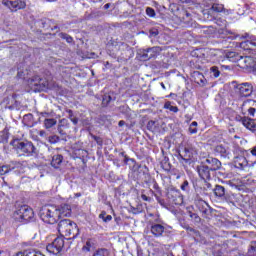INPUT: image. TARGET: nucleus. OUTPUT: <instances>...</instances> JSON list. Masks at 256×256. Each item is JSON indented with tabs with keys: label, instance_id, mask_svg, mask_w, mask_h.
Here are the masks:
<instances>
[{
	"label": "nucleus",
	"instance_id": "f257e3e1",
	"mask_svg": "<svg viewBox=\"0 0 256 256\" xmlns=\"http://www.w3.org/2000/svg\"><path fill=\"white\" fill-rule=\"evenodd\" d=\"M28 85L33 91H47L48 89H57L59 85L53 80L51 72L46 71L41 78L39 75H35L28 79Z\"/></svg>",
	"mask_w": 256,
	"mask_h": 256
},
{
	"label": "nucleus",
	"instance_id": "f03ea898",
	"mask_svg": "<svg viewBox=\"0 0 256 256\" xmlns=\"http://www.w3.org/2000/svg\"><path fill=\"white\" fill-rule=\"evenodd\" d=\"M19 155L24 157H37V148L31 141L13 140L10 143Z\"/></svg>",
	"mask_w": 256,
	"mask_h": 256
},
{
	"label": "nucleus",
	"instance_id": "7ed1b4c3",
	"mask_svg": "<svg viewBox=\"0 0 256 256\" xmlns=\"http://www.w3.org/2000/svg\"><path fill=\"white\" fill-rule=\"evenodd\" d=\"M58 232L60 235H65L69 239H77L79 237V227L77 223L69 219H62L58 223Z\"/></svg>",
	"mask_w": 256,
	"mask_h": 256
},
{
	"label": "nucleus",
	"instance_id": "20e7f679",
	"mask_svg": "<svg viewBox=\"0 0 256 256\" xmlns=\"http://www.w3.org/2000/svg\"><path fill=\"white\" fill-rule=\"evenodd\" d=\"M40 219L49 225H55L59 221V210L55 206H43L39 212Z\"/></svg>",
	"mask_w": 256,
	"mask_h": 256
},
{
	"label": "nucleus",
	"instance_id": "39448f33",
	"mask_svg": "<svg viewBox=\"0 0 256 256\" xmlns=\"http://www.w3.org/2000/svg\"><path fill=\"white\" fill-rule=\"evenodd\" d=\"M33 217H35V212L27 205L20 206L19 209L14 212V219L21 223H29V221H32Z\"/></svg>",
	"mask_w": 256,
	"mask_h": 256
},
{
	"label": "nucleus",
	"instance_id": "423d86ee",
	"mask_svg": "<svg viewBox=\"0 0 256 256\" xmlns=\"http://www.w3.org/2000/svg\"><path fill=\"white\" fill-rule=\"evenodd\" d=\"M213 193L216 199H220L222 203H227L228 205H235V200H233V195L227 194V190L219 184H216Z\"/></svg>",
	"mask_w": 256,
	"mask_h": 256
},
{
	"label": "nucleus",
	"instance_id": "0eeeda50",
	"mask_svg": "<svg viewBox=\"0 0 256 256\" xmlns=\"http://www.w3.org/2000/svg\"><path fill=\"white\" fill-rule=\"evenodd\" d=\"M63 247H65V239L63 236L57 237L51 244H48L46 249L49 253H53V255H59L61 251H63Z\"/></svg>",
	"mask_w": 256,
	"mask_h": 256
},
{
	"label": "nucleus",
	"instance_id": "6e6552de",
	"mask_svg": "<svg viewBox=\"0 0 256 256\" xmlns=\"http://www.w3.org/2000/svg\"><path fill=\"white\" fill-rule=\"evenodd\" d=\"M2 4L5 5V7H8L13 13L27 7V4L23 0H4Z\"/></svg>",
	"mask_w": 256,
	"mask_h": 256
},
{
	"label": "nucleus",
	"instance_id": "1a4fd4ad",
	"mask_svg": "<svg viewBox=\"0 0 256 256\" xmlns=\"http://www.w3.org/2000/svg\"><path fill=\"white\" fill-rule=\"evenodd\" d=\"M162 49L159 46H154L152 48H148L140 52L141 59L143 61H149V59H155L159 53H161Z\"/></svg>",
	"mask_w": 256,
	"mask_h": 256
},
{
	"label": "nucleus",
	"instance_id": "9d476101",
	"mask_svg": "<svg viewBox=\"0 0 256 256\" xmlns=\"http://www.w3.org/2000/svg\"><path fill=\"white\" fill-rule=\"evenodd\" d=\"M167 198L172 205H181V203H183V196H181V192L176 189H170L167 193Z\"/></svg>",
	"mask_w": 256,
	"mask_h": 256
},
{
	"label": "nucleus",
	"instance_id": "9b49d317",
	"mask_svg": "<svg viewBox=\"0 0 256 256\" xmlns=\"http://www.w3.org/2000/svg\"><path fill=\"white\" fill-rule=\"evenodd\" d=\"M195 155V150H193L192 147L186 146L182 150L181 153H179V158L183 159L186 163H191L193 161V157Z\"/></svg>",
	"mask_w": 256,
	"mask_h": 256
},
{
	"label": "nucleus",
	"instance_id": "f8f14e48",
	"mask_svg": "<svg viewBox=\"0 0 256 256\" xmlns=\"http://www.w3.org/2000/svg\"><path fill=\"white\" fill-rule=\"evenodd\" d=\"M238 93L240 95V97H251L252 93H253V85H251L250 83H242L240 85H238Z\"/></svg>",
	"mask_w": 256,
	"mask_h": 256
},
{
	"label": "nucleus",
	"instance_id": "ddd939ff",
	"mask_svg": "<svg viewBox=\"0 0 256 256\" xmlns=\"http://www.w3.org/2000/svg\"><path fill=\"white\" fill-rule=\"evenodd\" d=\"M198 175L203 179V181H210L211 179V169L207 165L202 164L197 167Z\"/></svg>",
	"mask_w": 256,
	"mask_h": 256
},
{
	"label": "nucleus",
	"instance_id": "4468645a",
	"mask_svg": "<svg viewBox=\"0 0 256 256\" xmlns=\"http://www.w3.org/2000/svg\"><path fill=\"white\" fill-rule=\"evenodd\" d=\"M205 162L207 163V168L210 169V171H219L221 169V161L217 158L208 157Z\"/></svg>",
	"mask_w": 256,
	"mask_h": 256
},
{
	"label": "nucleus",
	"instance_id": "2eb2a0df",
	"mask_svg": "<svg viewBox=\"0 0 256 256\" xmlns=\"http://www.w3.org/2000/svg\"><path fill=\"white\" fill-rule=\"evenodd\" d=\"M236 119L237 121H241L242 125H244L246 129H249L250 131H256L255 120L242 116H237Z\"/></svg>",
	"mask_w": 256,
	"mask_h": 256
},
{
	"label": "nucleus",
	"instance_id": "dca6fc26",
	"mask_svg": "<svg viewBox=\"0 0 256 256\" xmlns=\"http://www.w3.org/2000/svg\"><path fill=\"white\" fill-rule=\"evenodd\" d=\"M58 210V219H63V217H71V205L62 204L57 207Z\"/></svg>",
	"mask_w": 256,
	"mask_h": 256
},
{
	"label": "nucleus",
	"instance_id": "f3484780",
	"mask_svg": "<svg viewBox=\"0 0 256 256\" xmlns=\"http://www.w3.org/2000/svg\"><path fill=\"white\" fill-rule=\"evenodd\" d=\"M150 231L154 237H162L163 233H165V226L161 224H152Z\"/></svg>",
	"mask_w": 256,
	"mask_h": 256
},
{
	"label": "nucleus",
	"instance_id": "a211bd4d",
	"mask_svg": "<svg viewBox=\"0 0 256 256\" xmlns=\"http://www.w3.org/2000/svg\"><path fill=\"white\" fill-rule=\"evenodd\" d=\"M206 7H210L209 8V13H212V11H214V13H221V11H223V5L222 4H217L215 2H213L212 0H206Z\"/></svg>",
	"mask_w": 256,
	"mask_h": 256
},
{
	"label": "nucleus",
	"instance_id": "6ab92c4d",
	"mask_svg": "<svg viewBox=\"0 0 256 256\" xmlns=\"http://www.w3.org/2000/svg\"><path fill=\"white\" fill-rule=\"evenodd\" d=\"M196 207L199 209L200 213L202 215H208L209 214V204L205 202L203 199H199L196 201Z\"/></svg>",
	"mask_w": 256,
	"mask_h": 256
},
{
	"label": "nucleus",
	"instance_id": "aec40b11",
	"mask_svg": "<svg viewBox=\"0 0 256 256\" xmlns=\"http://www.w3.org/2000/svg\"><path fill=\"white\" fill-rule=\"evenodd\" d=\"M19 162H11L8 165L0 166V175H7V173H11L14 169H17Z\"/></svg>",
	"mask_w": 256,
	"mask_h": 256
},
{
	"label": "nucleus",
	"instance_id": "412c9836",
	"mask_svg": "<svg viewBox=\"0 0 256 256\" xmlns=\"http://www.w3.org/2000/svg\"><path fill=\"white\" fill-rule=\"evenodd\" d=\"M194 79L195 83L200 85V87H205V85H207V78L200 72H194Z\"/></svg>",
	"mask_w": 256,
	"mask_h": 256
},
{
	"label": "nucleus",
	"instance_id": "4be33fe9",
	"mask_svg": "<svg viewBox=\"0 0 256 256\" xmlns=\"http://www.w3.org/2000/svg\"><path fill=\"white\" fill-rule=\"evenodd\" d=\"M62 163H63V155L57 154L52 157L51 165L54 167V169H59Z\"/></svg>",
	"mask_w": 256,
	"mask_h": 256
},
{
	"label": "nucleus",
	"instance_id": "5701e85b",
	"mask_svg": "<svg viewBox=\"0 0 256 256\" xmlns=\"http://www.w3.org/2000/svg\"><path fill=\"white\" fill-rule=\"evenodd\" d=\"M235 167H237L238 169H243L244 167H247V159L243 156L236 158Z\"/></svg>",
	"mask_w": 256,
	"mask_h": 256
},
{
	"label": "nucleus",
	"instance_id": "b1692460",
	"mask_svg": "<svg viewBox=\"0 0 256 256\" xmlns=\"http://www.w3.org/2000/svg\"><path fill=\"white\" fill-rule=\"evenodd\" d=\"M215 153L221 155V157H227L229 155V150L223 147V145H218L215 147Z\"/></svg>",
	"mask_w": 256,
	"mask_h": 256
},
{
	"label": "nucleus",
	"instance_id": "393cba45",
	"mask_svg": "<svg viewBox=\"0 0 256 256\" xmlns=\"http://www.w3.org/2000/svg\"><path fill=\"white\" fill-rule=\"evenodd\" d=\"M112 101H113V97H111V94L109 93L104 94L102 97L101 107L103 108L109 107V103H111Z\"/></svg>",
	"mask_w": 256,
	"mask_h": 256
},
{
	"label": "nucleus",
	"instance_id": "a878e982",
	"mask_svg": "<svg viewBox=\"0 0 256 256\" xmlns=\"http://www.w3.org/2000/svg\"><path fill=\"white\" fill-rule=\"evenodd\" d=\"M57 125V120L55 118H46L44 120V127L45 129H51Z\"/></svg>",
	"mask_w": 256,
	"mask_h": 256
},
{
	"label": "nucleus",
	"instance_id": "bb28decb",
	"mask_svg": "<svg viewBox=\"0 0 256 256\" xmlns=\"http://www.w3.org/2000/svg\"><path fill=\"white\" fill-rule=\"evenodd\" d=\"M9 141V129L4 128L3 131L0 132V143H7Z\"/></svg>",
	"mask_w": 256,
	"mask_h": 256
},
{
	"label": "nucleus",
	"instance_id": "cd10ccee",
	"mask_svg": "<svg viewBox=\"0 0 256 256\" xmlns=\"http://www.w3.org/2000/svg\"><path fill=\"white\" fill-rule=\"evenodd\" d=\"M42 25H43V27H47V25H48L52 31L59 29V27L55 24V21H53L51 19H45L42 22Z\"/></svg>",
	"mask_w": 256,
	"mask_h": 256
},
{
	"label": "nucleus",
	"instance_id": "c85d7f7f",
	"mask_svg": "<svg viewBox=\"0 0 256 256\" xmlns=\"http://www.w3.org/2000/svg\"><path fill=\"white\" fill-rule=\"evenodd\" d=\"M244 63H245V66L248 67L249 69H253V67H255L256 65L255 60L251 56L245 57Z\"/></svg>",
	"mask_w": 256,
	"mask_h": 256
},
{
	"label": "nucleus",
	"instance_id": "c756f323",
	"mask_svg": "<svg viewBox=\"0 0 256 256\" xmlns=\"http://www.w3.org/2000/svg\"><path fill=\"white\" fill-rule=\"evenodd\" d=\"M240 47H242L243 49H253L251 47H256V42L247 40V41L240 43Z\"/></svg>",
	"mask_w": 256,
	"mask_h": 256
},
{
	"label": "nucleus",
	"instance_id": "7c9ffc66",
	"mask_svg": "<svg viewBox=\"0 0 256 256\" xmlns=\"http://www.w3.org/2000/svg\"><path fill=\"white\" fill-rule=\"evenodd\" d=\"M164 109H168L169 111H172V113L179 112V108L177 106H173L170 101L165 102Z\"/></svg>",
	"mask_w": 256,
	"mask_h": 256
},
{
	"label": "nucleus",
	"instance_id": "2f4dec72",
	"mask_svg": "<svg viewBox=\"0 0 256 256\" xmlns=\"http://www.w3.org/2000/svg\"><path fill=\"white\" fill-rule=\"evenodd\" d=\"M99 219H102L104 223H109V221H112L113 216L107 215V212L102 211L99 215Z\"/></svg>",
	"mask_w": 256,
	"mask_h": 256
},
{
	"label": "nucleus",
	"instance_id": "473e14b6",
	"mask_svg": "<svg viewBox=\"0 0 256 256\" xmlns=\"http://www.w3.org/2000/svg\"><path fill=\"white\" fill-rule=\"evenodd\" d=\"M147 129H148V131L155 133V131H157V122H155L154 120L148 121Z\"/></svg>",
	"mask_w": 256,
	"mask_h": 256
},
{
	"label": "nucleus",
	"instance_id": "72a5a7b5",
	"mask_svg": "<svg viewBox=\"0 0 256 256\" xmlns=\"http://www.w3.org/2000/svg\"><path fill=\"white\" fill-rule=\"evenodd\" d=\"M119 51H125L126 53H129V55H131V53H133V51L131 50V47H129L127 45V43H125V42H122L119 45Z\"/></svg>",
	"mask_w": 256,
	"mask_h": 256
},
{
	"label": "nucleus",
	"instance_id": "f704fd0d",
	"mask_svg": "<svg viewBox=\"0 0 256 256\" xmlns=\"http://www.w3.org/2000/svg\"><path fill=\"white\" fill-rule=\"evenodd\" d=\"M210 73L213 75V77H215L217 79V77H219V75H221V71H219V67L217 66H212L210 68Z\"/></svg>",
	"mask_w": 256,
	"mask_h": 256
},
{
	"label": "nucleus",
	"instance_id": "c9c22d12",
	"mask_svg": "<svg viewBox=\"0 0 256 256\" xmlns=\"http://www.w3.org/2000/svg\"><path fill=\"white\" fill-rule=\"evenodd\" d=\"M190 135H195L197 133V122L194 121L190 124L189 129H188Z\"/></svg>",
	"mask_w": 256,
	"mask_h": 256
},
{
	"label": "nucleus",
	"instance_id": "e433bc0d",
	"mask_svg": "<svg viewBox=\"0 0 256 256\" xmlns=\"http://www.w3.org/2000/svg\"><path fill=\"white\" fill-rule=\"evenodd\" d=\"M59 37H61V39H65V41H67V43H73V37H71L67 33H60Z\"/></svg>",
	"mask_w": 256,
	"mask_h": 256
},
{
	"label": "nucleus",
	"instance_id": "4c0bfd02",
	"mask_svg": "<svg viewBox=\"0 0 256 256\" xmlns=\"http://www.w3.org/2000/svg\"><path fill=\"white\" fill-rule=\"evenodd\" d=\"M182 191H185L186 193H189L191 186H189V181L184 180L182 185H181Z\"/></svg>",
	"mask_w": 256,
	"mask_h": 256
},
{
	"label": "nucleus",
	"instance_id": "58836bf2",
	"mask_svg": "<svg viewBox=\"0 0 256 256\" xmlns=\"http://www.w3.org/2000/svg\"><path fill=\"white\" fill-rule=\"evenodd\" d=\"M91 247H93V243L91 242V239H89L86 241V244L83 246L82 250L89 253V251H91Z\"/></svg>",
	"mask_w": 256,
	"mask_h": 256
},
{
	"label": "nucleus",
	"instance_id": "ea45409f",
	"mask_svg": "<svg viewBox=\"0 0 256 256\" xmlns=\"http://www.w3.org/2000/svg\"><path fill=\"white\" fill-rule=\"evenodd\" d=\"M146 15L148 17H156L157 13H155V9L151 8V7H147L146 8Z\"/></svg>",
	"mask_w": 256,
	"mask_h": 256
},
{
	"label": "nucleus",
	"instance_id": "a19ab883",
	"mask_svg": "<svg viewBox=\"0 0 256 256\" xmlns=\"http://www.w3.org/2000/svg\"><path fill=\"white\" fill-rule=\"evenodd\" d=\"M48 141H49V143L54 145L55 143H59L60 138L57 135H52V136H49Z\"/></svg>",
	"mask_w": 256,
	"mask_h": 256
},
{
	"label": "nucleus",
	"instance_id": "79ce46f5",
	"mask_svg": "<svg viewBox=\"0 0 256 256\" xmlns=\"http://www.w3.org/2000/svg\"><path fill=\"white\" fill-rule=\"evenodd\" d=\"M248 256H256V242L252 243L251 249L248 251Z\"/></svg>",
	"mask_w": 256,
	"mask_h": 256
},
{
	"label": "nucleus",
	"instance_id": "37998d69",
	"mask_svg": "<svg viewBox=\"0 0 256 256\" xmlns=\"http://www.w3.org/2000/svg\"><path fill=\"white\" fill-rule=\"evenodd\" d=\"M150 33V37H157V35H159V30L157 28H152L149 31Z\"/></svg>",
	"mask_w": 256,
	"mask_h": 256
},
{
	"label": "nucleus",
	"instance_id": "c03bdc74",
	"mask_svg": "<svg viewBox=\"0 0 256 256\" xmlns=\"http://www.w3.org/2000/svg\"><path fill=\"white\" fill-rule=\"evenodd\" d=\"M162 167L164 171H171V164L168 161H165L164 164L162 163Z\"/></svg>",
	"mask_w": 256,
	"mask_h": 256
},
{
	"label": "nucleus",
	"instance_id": "a18cd8bd",
	"mask_svg": "<svg viewBox=\"0 0 256 256\" xmlns=\"http://www.w3.org/2000/svg\"><path fill=\"white\" fill-rule=\"evenodd\" d=\"M211 187H212L211 183L207 182V180H204L203 191H207L208 189H211Z\"/></svg>",
	"mask_w": 256,
	"mask_h": 256
},
{
	"label": "nucleus",
	"instance_id": "49530a36",
	"mask_svg": "<svg viewBox=\"0 0 256 256\" xmlns=\"http://www.w3.org/2000/svg\"><path fill=\"white\" fill-rule=\"evenodd\" d=\"M24 123L25 121H33V114H26L23 119Z\"/></svg>",
	"mask_w": 256,
	"mask_h": 256
},
{
	"label": "nucleus",
	"instance_id": "de8ad7c7",
	"mask_svg": "<svg viewBox=\"0 0 256 256\" xmlns=\"http://www.w3.org/2000/svg\"><path fill=\"white\" fill-rule=\"evenodd\" d=\"M194 189H195L196 193H201V191H203V188L200 187L199 184H195Z\"/></svg>",
	"mask_w": 256,
	"mask_h": 256
},
{
	"label": "nucleus",
	"instance_id": "09e8293b",
	"mask_svg": "<svg viewBox=\"0 0 256 256\" xmlns=\"http://www.w3.org/2000/svg\"><path fill=\"white\" fill-rule=\"evenodd\" d=\"M255 111H256L255 108H249L248 109V113H249V115H251V117H255Z\"/></svg>",
	"mask_w": 256,
	"mask_h": 256
},
{
	"label": "nucleus",
	"instance_id": "8fccbe9b",
	"mask_svg": "<svg viewBox=\"0 0 256 256\" xmlns=\"http://www.w3.org/2000/svg\"><path fill=\"white\" fill-rule=\"evenodd\" d=\"M226 57H227L228 59H233V57H235V52H228V53L226 54Z\"/></svg>",
	"mask_w": 256,
	"mask_h": 256
},
{
	"label": "nucleus",
	"instance_id": "3c124183",
	"mask_svg": "<svg viewBox=\"0 0 256 256\" xmlns=\"http://www.w3.org/2000/svg\"><path fill=\"white\" fill-rule=\"evenodd\" d=\"M141 199H142L143 201H151V198L148 197V196L145 195V194H142V195H141Z\"/></svg>",
	"mask_w": 256,
	"mask_h": 256
},
{
	"label": "nucleus",
	"instance_id": "603ef678",
	"mask_svg": "<svg viewBox=\"0 0 256 256\" xmlns=\"http://www.w3.org/2000/svg\"><path fill=\"white\" fill-rule=\"evenodd\" d=\"M67 113L70 120L75 118L73 117V110H67Z\"/></svg>",
	"mask_w": 256,
	"mask_h": 256
},
{
	"label": "nucleus",
	"instance_id": "864d4df0",
	"mask_svg": "<svg viewBox=\"0 0 256 256\" xmlns=\"http://www.w3.org/2000/svg\"><path fill=\"white\" fill-rule=\"evenodd\" d=\"M70 121H72L74 125H77L79 123V119H77V117L71 118Z\"/></svg>",
	"mask_w": 256,
	"mask_h": 256
},
{
	"label": "nucleus",
	"instance_id": "5fc2aeb1",
	"mask_svg": "<svg viewBox=\"0 0 256 256\" xmlns=\"http://www.w3.org/2000/svg\"><path fill=\"white\" fill-rule=\"evenodd\" d=\"M39 135H40V137H45V135H46L45 130H41V131L39 132Z\"/></svg>",
	"mask_w": 256,
	"mask_h": 256
},
{
	"label": "nucleus",
	"instance_id": "6e6d98bb",
	"mask_svg": "<svg viewBox=\"0 0 256 256\" xmlns=\"http://www.w3.org/2000/svg\"><path fill=\"white\" fill-rule=\"evenodd\" d=\"M118 125H119V127H123L125 125V121L124 120H120Z\"/></svg>",
	"mask_w": 256,
	"mask_h": 256
},
{
	"label": "nucleus",
	"instance_id": "4d7b16f0",
	"mask_svg": "<svg viewBox=\"0 0 256 256\" xmlns=\"http://www.w3.org/2000/svg\"><path fill=\"white\" fill-rule=\"evenodd\" d=\"M40 115L42 117H49V113H47V112H41Z\"/></svg>",
	"mask_w": 256,
	"mask_h": 256
},
{
	"label": "nucleus",
	"instance_id": "13d9d810",
	"mask_svg": "<svg viewBox=\"0 0 256 256\" xmlns=\"http://www.w3.org/2000/svg\"><path fill=\"white\" fill-rule=\"evenodd\" d=\"M251 153L254 157H256V147H254L252 150H251Z\"/></svg>",
	"mask_w": 256,
	"mask_h": 256
},
{
	"label": "nucleus",
	"instance_id": "bf43d9fd",
	"mask_svg": "<svg viewBox=\"0 0 256 256\" xmlns=\"http://www.w3.org/2000/svg\"><path fill=\"white\" fill-rule=\"evenodd\" d=\"M190 217H195L196 219H198V221L201 219V218H199V216H197V214H195V213L190 214Z\"/></svg>",
	"mask_w": 256,
	"mask_h": 256
},
{
	"label": "nucleus",
	"instance_id": "052dcab7",
	"mask_svg": "<svg viewBox=\"0 0 256 256\" xmlns=\"http://www.w3.org/2000/svg\"><path fill=\"white\" fill-rule=\"evenodd\" d=\"M65 123H67V119L60 120V125H65Z\"/></svg>",
	"mask_w": 256,
	"mask_h": 256
},
{
	"label": "nucleus",
	"instance_id": "680f3d73",
	"mask_svg": "<svg viewBox=\"0 0 256 256\" xmlns=\"http://www.w3.org/2000/svg\"><path fill=\"white\" fill-rule=\"evenodd\" d=\"M109 7H111V3H107L104 5V9H109Z\"/></svg>",
	"mask_w": 256,
	"mask_h": 256
},
{
	"label": "nucleus",
	"instance_id": "e2e57ef3",
	"mask_svg": "<svg viewBox=\"0 0 256 256\" xmlns=\"http://www.w3.org/2000/svg\"><path fill=\"white\" fill-rule=\"evenodd\" d=\"M25 125H27V127H33V122L25 123Z\"/></svg>",
	"mask_w": 256,
	"mask_h": 256
},
{
	"label": "nucleus",
	"instance_id": "0e129e2a",
	"mask_svg": "<svg viewBox=\"0 0 256 256\" xmlns=\"http://www.w3.org/2000/svg\"><path fill=\"white\" fill-rule=\"evenodd\" d=\"M93 3H100V1H103V0H91Z\"/></svg>",
	"mask_w": 256,
	"mask_h": 256
},
{
	"label": "nucleus",
	"instance_id": "69168bd1",
	"mask_svg": "<svg viewBox=\"0 0 256 256\" xmlns=\"http://www.w3.org/2000/svg\"><path fill=\"white\" fill-rule=\"evenodd\" d=\"M161 87L162 89H166L165 84L163 82L161 83Z\"/></svg>",
	"mask_w": 256,
	"mask_h": 256
},
{
	"label": "nucleus",
	"instance_id": "338daca9",
	"mask_svg": "<svg viewBox=\"0 0 256 256\" xmlns=\"http://www.w3.org/2000/svg\"><path fill=\"white\" fill-rule=\"evenodd\" d=\"M48 3H53V2H55V1H57V0H46Z\"/></svg>",
	"mask_w": 256,
	"mask_h": 256
},
{
	"label": "nucleus",
	"instance_id": "774afa93",
	"mask_svg": "<svg viewBox=\"0 0 256 256\" xmlns=\"http://www.w3.org/2000/svg\"><path fill=\"white\" fill-rule=\"evenodd\" d=\"M121 109L125 110V109H127V107H126V106H121V107H120V110H121Z\"/></svg>",
	"mask_w": 256,
	"mask_h": 256
}]
</instances>
